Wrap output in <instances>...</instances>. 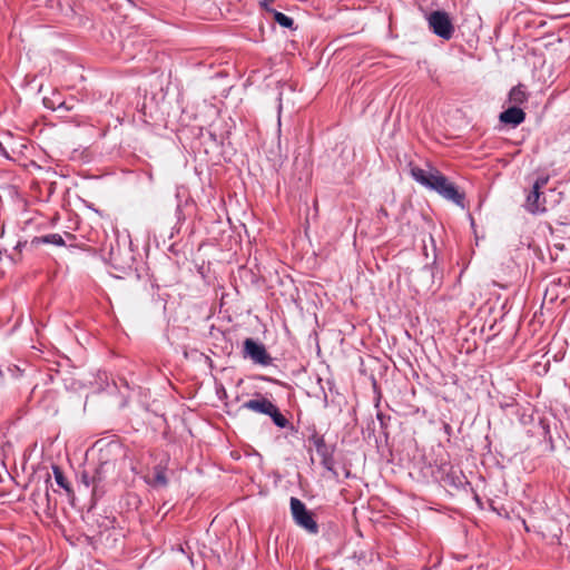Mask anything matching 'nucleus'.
Here are the masks:
<instances>
[{
    "label": "nucleus",
    "mask_w": 570,
    "mask_h": 570,
    "mask_svg": "<svg viewBox=\"0 0 570 570\" xmlns=\"http://www.w3.org/2000/svg\"><path fill=\"white\" fill-rule=\"evenodd\" d=\"M446 200L454 203L455 205L464 208V193H461L458 187L451 183L440 195Z\"/></svg>",
    "instance_id": "nucleus-10"
},
{
    "label": "nucleus",
    "mask_w": 570,
    "mask_h": 570,
    "mask_svg": "<svg viewBox=\"0 0 570 570\" xmlns=\"http://www.w3.org/2000/svg\"><path fill=\"white\" fill-rule=\"evenodd\" d=\"M525 119V112L517 106H511L499 115V120L504 125L517 127Z\"/></svg>",
    "instance_id": "nucleus-7"
},
{
    "label": "nucleus",
    "mask_w": 570,
    "mask_h": 570,
    "mask_svg": "<svg viewBox=\"0 0 570 570\" xmlns=\"http://www.w3.org/2000/svg\"><path fill=\"white\" fill-rule=\"evenodd\" d=\"M272 12L274 13V19H275V21H276L279 26H282V27H284V28H292V27H293L294 21H293V19H292L291 17L286 16V14H285V13H283V12H278V11H276V10H274V11H272Z\"/></svg>",
    "instance_id": "nucleus-17"
},
{
    "label": "nucleus",
    "mask_w": 570,
    "mask_h": 570,
    "mask_svg": "<svg viewBox=\"0 0 570 570\" xmlns=\"http://www.w3.org/2000/svg\"><path fill=\"white\" fill-rule=\"evenodd\" d=\"M381 212H382V216H386L387 215L385 209H382Z\"/></svg>",
    "instance_id": "nucleus-21"
},
{
    "label": "nucleus",
    "mask_w": 570,
    "mask_h": 570,
    "mask_svg": "<svg viewBox=\"0 0 570 570\" xmlns=\"http://www.w3.org/2000/svg\"><path fill=\"white\" fill-rule=\"evenodd\" d=\"M376 417L380 421L381 426L385 428L386 426V422L385 421H386L387 417L382 412H379L376 414Z\"/></svg>",
    "instance_id": "nucleus-20"
},
{
    "label": "nucleus",
    "mask_w": 570,
    "mask_h": 570,
    "mask_svg": "<svg viewBox=\"0 0 570 570\" xmlns=\"http://www.w3.org/2000/svg\"><path fill=\"white\" fill-rule=\"evenodd\" d=\"M81 482L82 484L89 489L91 488V493H92V498L95 499V481H94V478H92V473H91V470L90 468L88 469H85L82 472H81Z\"/></svg>",
    "instance_id": "nucleus-16"
},
{
    "label": "nucleus",
    "mask_w": 570,
    "mask_h": 570,
    "mask_svg": "<svg viewBox=\"0 0 570 570\" xmlns=\"http://www.w3.org/2000/svg\"><path fill=\"white\" fill-rule=\"evenodd\" d=\"M52 472H53V476H55L57 484L60 488L69 491L70 490L69 483H68L67 479L65 478L62 470L58 465H52Z\"/></svg>",
    "instance_id": "nucleus-15"
},
{
    "label": "nucleus",
    "mask_w": 570,
    "mask_h": 570,
    "mask_svg": "<svg viewBox=\"0 0 570 570\" xmlns=\"http://www.w3.org/2000/svg\"><path fill=\"white\" fill-rule=\"evenodd\" d=\"M90 470L95 481V499H98L106 491L105 484L107 480L116 474V462L101 458L99 464L90 468Z\"/></svg>",
    "instance_id": "nucleus-4"
},
{
    "label": "nucleus",
    "mask_w": 570,
    "mask_h": 570,
    "mask_svg": "<svg viewBox=\"0 0 570 570\" xmlns=\"http://www.w3.org/2000/svg\"><path fill=\"white\" fill-rule=\"evenodd\" d=\"M275 0H259V6L265 9L266 11L268 12H272L274 11V9H272L269 6L274 2Z\"/></svg>",
    "instance_id": "nucleus-19"
},
{
    "label": "nucleus",
    "mask_w": 570,
    "mask_h": 570,
    "mask_svg": "<svg viewBox=\"0 0 570 570\" xmlns=\"http://www.w3.org/2000/svg\"><path fill=\"white\" fill-rule=\"evenodd\" d=\"M268 416L272 419L273 423L281 429H284L288 425V420L281 413L276 405L272 407Z\"/></svg>",
    "instance_id": "nucleus-14"
},
{
    "label": "nucleus",
    "mask_w": 570,
    "mask_h": 570,
    "mask_svg": "<svg viewBox=\"0 0 570 570\" xmlns=\"http://www.w3.org/2000/svg\"><path fill=\"white\" fill-rule=\"evenodd\" d=\"M275 404L266 397L252 399L246 401L242 407L257 413L268 415Z\"/></svg>",
    "instance_id": "nucleus-8"
},
{
    "label": "nucleus",
    "mask_w": 570,
    "mask_h": 570,
    "mask_svg": "<svg viewBox=\"0 0 570 570\" xmlns=\"http://www.w3.org/2000/svg\"><path fill=\"white\" fill-rule=\"evenodd\" d=\"M321 464L327 471L334 472V453L322 456Z\"/></svg>",
    "instance_id": "nucleus-18"
},
{
    "label": "nucleus",
    "mask_w": 570,
    "mask_h": 570,
    "mask_svg": "<svg viewBox=\"0 0 570 570\" xmlns=\"http://www.w3.org/2000/svg\"><path fill=\"white\" fill-rule=\"evenodd\" d=\"M151 487H166L168 481L166 476V469L158 464L154 468V476L151 480L147 481Z\"/></svg>",
    "instance_id": "nucleus-12"
},
{
    "label": "nucleus",
    "mask_w": 570,
    "mask_h": 570,
    "mask_svg": "<svg viewBox=\"0 0 570 570\" xmlns=\"http://www.w3.org/2000/svg\"><path fill=\"white\" fill-rule=\"evenodd\" d=\"M411 177L439 195L451 184V181L435 168L423 169L419 166L410 165Z\"/></svg>",
    "instance_id": "nucleus-1"
},
{
    "label": "nucleus",
    "mask_w": 570,
    "mask_h": 570,
    "mask_svg": "<svg viewBox=\"0 0 570 570\" xmlns=\"http://www.w3.org/2000/svg\"><path fill=\"white\" fill-rule=\"evenodd\" d=\"M509 102L519 107L528 100V92L525 87L521 83L514 86L509 92Z\"/></svg>",
    "instance_id": "nucleus-11"
},
{
    "label": "nucleus",
    "mask_w": 570,
    "mask_h": 570,
    "mask_svg": "<svg viewBox=\"0 0 570 570\" xmlns=\"http://www.w3.org/2000/svg\"><path fill=\"white\" fill-rule=\"evenodd\" d=\"M429 29L439 38L450 40L455 31L450 14L443 10H435L426 14Z\"/></svg>",
    "instance_id": "nucleus-2"
},
{
    "label": "nucleus",
    "mask_w": 570,
    "mask_h": 570,
    "mask_svg": "<svg viewBox=\"0 0 570 570\" xmlns=\"http://www.w3.org/2000/svg\"><path fill=\"white\" fill-rule=\"evenodd\" d=\"M547 183L548 177H539L533 183L524 204V207L529 213L533 215L546 213V197L541 194V189L547 185Z\"/></svg>",
    "instance_id": "nucleus-5"
},
{
    "label": "nucleus",
    "mask_w": 570,
    "mask_h": 570,
    "mask_svg": "<svg viewBox=\"0 0 570 570\" xmlns=\"http://www.w3.org/2000/svg\"><path fill=\"white\" fill-rule=\"evenodd\" d=\"M243 354L244 357L250 358L254 363L263 366L271 365L273 361L264 344L253 338H246L244 341Z\"/></svg>",
    "instance_id": "nucleus-6"
},
{
    "label": "nucleus",
    "mask_w": 570,
    "mask_h": 570,
    "mask_svg": "<svg viewBox=\"0 0 570 570\" xmlns=\"http://www.w3.org/2000/svg\"><path fill=\"white\" fill-rule=\"evenodd\" d=\"M291 512L297 525L305 529L311 534L318 533L317 522L314 520L312 512L306 509V505L299 499L291 498Z\"/></svg>",
    "instance_id": "nucleus-3"
},
{
    "label": "nucleus",
    "mask_w": 570,
    "mask_h": 570,
    "mask_svg": "<svg viewBox=\"0 0 570 570\" xmlns=\"http://www.w3.org/2000/svg\"><path fill=\"white\" fill-rule=\"evenodd\" d=\"M308 441L314 445L316 453L320 455V458L334 453L335 446L334 445H327L325 443L324 436L320 435L317 432H313L312 435L308 438Z\"/></svg>",
    "instance_id": "nucleus-9"
},
{
    "label": "nucleus",
    "mask_w": 570,
    "mask_h": 570,
    "mask_svg": "<svg viewBox=\"0 0 570 570\" xmlns=\"http://www.w3.org/2000/svg\"><path fill=\"white\" fill-rule=\"evenodd\" d=\"M32 243L36 244H52L56 246H63L65 240L60 234H48L40 237H36Z\"/></svg>",
    "instance_id": "nucleus-13"
}]
</instances>
